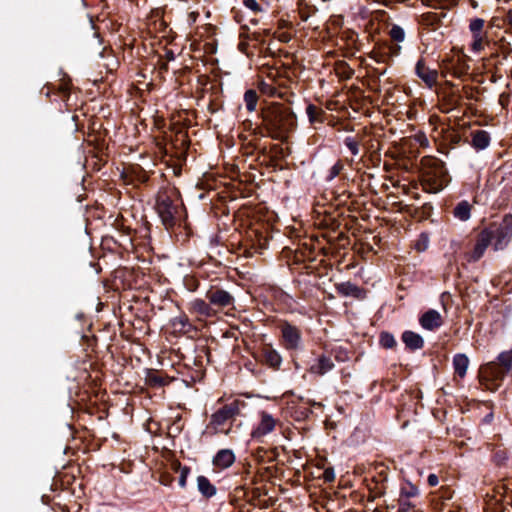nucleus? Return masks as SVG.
<instances>
[{"instance_id": "ea45409f", "label": "nucleus", "mask_w": 512, "mask_h": 512, "mask_svg": "<svg viewBox=\"0 0 512 512\" xmlns=\"http://www.w3.org/2000/svg\"><path fill=\"white\" fill-rule=\"evenodd\" d=\"M427 483L430 487H435L439 484V477L437 474H430L427 477Z\"/></svg>"}, {"instance_id": "58836bf2", "label": "nucleus", "mask_w": 512, "mask_h": 512, "mask_svg": "<svg viewBox=\"0 0 512 512\" xmlns=\"http://www.w3.org/2000/svg\"><path fill=\"white\" fill-rule=\"evenodd\" d=\"M244 5L252 11L260 10L259 4L256 0H244Z\"/></svg>"}, {"instance_id": "79ce46f5", "label": "nucleus", "mask_w": 512, "mask_h": 512, "mask_svg": "<svg viewBox=\"0 0 512 512\" xmlns=\"http://www.w3.org/2000/svg\"><path fill=\"white\" fill-rule=\"evenodd\" d=\"M429 145V141L427 139V137L418 131V146H421V147H428Z\"/></svg>"}, {"instance_id": "f3484780", "label": "nucleus", "mask_w": 512, "mask_h": 512, "mask_svg": "<svg viewBox=\"0 0 512 512\" xmlns=\"http://www.w3.org/2000/svg\"><path fill=\"white\" fill-rule=\"evenodd\" d=\"M469 366V358L463 354L458 353L453 358V367L454 372L460 378H463L466 375L467 369Z\"/></svg>"}, {"instance_id": "aec40b11", "label": "nucleus", "mask_w": 512, "mask_h": 512, "mask_svg": "<svg viewBox=\"0 0 512 512\" xmlns=\"http://www.w3.org/2000/svg\"><path fill=\"white\" fill-rule=\"evenodd\" d=\"M336 289L343 296L360 298L362 294L361 289L351 282L340 283L336 286Z\"/></svg>"}, {"instance_id": "a18cd8bd", "label": "nucleus", "mask_w": 512, "mask_h": 512, "mask_svg": "<svg viewBox=\"0 0 512 512\" xmlns=\"http://www.w3.org/2000/svg\"><path fill=\"white\" fill-rule=\"evenodd\" d=\"M423 346V339L418 335V349Z\"/></svg>"}, {"instance_id": "423d86ee", "label": "nucleus", "mask_w": 512, "mask_h": 512, "mask_svg": "<svg viewBox=\"0 0 512 512\" xmlns=\"http://www.w3.org/2000/svg\"><path fill=\"white\" fill-rule=\"evenodd\" d=\"M157 212L166 229L171 228L175 223V216L179 206L168 195L161 194L157 199Z\"/></svg>"}, {"instance_id": "37998d69", "label": "nucleus", "mask_w": 512, "mask_h": 512, "mask_svg": "<svg viewBox=\"0 0 512 512\" xmlns=\"http://www.w3.org/2000/svg\"><path fill=\"white\" fill-rule=\"evenodd\" d=\"M505 21L510 26V28H512V9L507 12Z\"/></svg>"}, {"instance_id": "ddd939ff", "label": "nucleus", "mask_w": 512, "mask_h": 512, "mask_svg": "<svg viewBox=\"0 0 512 512\" xmlns=\"http://www.w3.org/2000/svg\"><path fill=\"white\" fill-rule=\"evenodd\" d=\"M418 77L424 81L427 87L432 88L437 82L438 73L435 69L426 68L422 60H418Z\"/></svg>"}, {"instance_id": "f704fd0d", "label": "nucleus", "mask_w": 512, "mask_h": 512, "mask_svg": "<svg viewBox=\"0 0 512 512\" xmlns=\"http://www.w3.org/2000/svg\"><path fill=\"white\" fill-rule=\"evenodd\" d=\"M429 246V236L426 233H421L420 237L418 238V252L424 251Z\"/></svg>"}, {"instance_id": "393cba45", "label": "nucleus", "mask_w": 512, "mask_h": 512, "mask_svg": "<svg viewBox=\"0 0 512 512\" xmlns=\"http://www.w3.org/2000/svg\"><path fill=\"white\" fill-rule=\"evenodd\" d=\"M172 325L175 329L179 331H188L191 328V324L189 323V319L186 315H180L175 317L172 320Z\"/></svg>"}, {"instance_id": "f8f14e48", "label": "nucleus", "mask_w": 512, "mask_h": 512, "mask_svg": "<svg viewBox=\"0 0 512 512\" xmlns=\"http://www.w3.org/2000/svg\"><path fill=\"white\" fill-rule=\"evenodd\" d=\"M235 462V455L230 449H222L213 458L214 466L220 469H226Z\"/></svg>"}, {"instance_id": "f257e3e1", "label": "nucleus", "mask_w": 512, "mask_h": 512, "mask_svg": "<svg viewBox=\"0 0 512 512\" xmlns=\"http://www.w3.org/2000/svg\"><path fill=\"white\" fill-rule=\"evenodd\" d=\"M263 125L270 137L286 141L296 126V118L288 108L274 104L263 112Z\"/></svg>"}, {"instance_id": "4468645a", "label": "nucleus", "mask_w": 512, "mask_h": 512, "mask_svg": "<svg viewBox=\"0 0 512 512\" xmlns=\"http://www.w3.org/2000/svg\"><path fill=\"white\" fill-rule=\"evenodd\" d=\"M334 367L331 358L326 356L319 357L314 364L310 366V372L316 375H324Z\"/></svg>"}, {"instance_id": "2eb2a0df", "label": "nucleus", "mask_w": 512, "mask_h": 512, "mask_svg": "<svg viewBox=\"0 0 512 512\" xmlns=\"http://www.w3.org/2000/svg\"><path fill=\"white\" fill-rule=\"evenodd\" d=\"M197 488L205 498H211L217 493V488L203 475L197 477Z\"/></svg>"}, {"instance_id": "39448f33", "label": "nucleus", "mask_w": 512, "mask_h": 512, "mask_svg": "<svg viewBox=\"0 0 512 512\" xmlns=\"http://www.w3.org/2000/svg\"><path fill=\"white\" fill-rule=\"evenodd\" d=\"M238 414L239 406L236 401L227 404L211 415L209 427H211L215 433L224 432L227 434L229 429L225 430L223 428L224 425Z\"/></svg>"}, {"instance_id": "e433bc0d", "label": "nucleus", "mask_w": 512, "mask_h": 512, "mask_svg": "<svg viewBox=\"0 0 512 512\" xmlns=\"http://www.w3.org/2000/svg\"><path fill=\"white\" fill-rule=\"evenodd\" d=\"M342 168L343 166L340 163H336L335 165H333L329 171L328 179L332 180L335 177H337L340 174Z\"/></svg>"}, {"instance_id": "cd10ccee", "label": "nucleus", "mask_w": 512, "mask_h": 512, "mask_svg": "<svg viewBox=\"0 0 512 512\" xmlns=\"http://www.w3.org/2000/svg\"><path fill=\"white\" fill-rule=\"evenodd\" d=\"M440 21V16L437 13H423L421 16V23L426 26H434Z\"/></svg>"}, {"instance_id": "2f4dec72", "label": "nucleus", "mask_w": 512, "mask_h": 512, "mask_svg": "<svg viewBox=\"0 0 512 512\" xmlns=\"http://www.w3.org/2000/svg\"><path fill=\"white\" fill-rule=\"evenodd\" d=\"M344 144L350 150L352 155L357 156L359 154V141L356 138L346 137Z\"/></svg>"}, {"instance_id": "5701e85b", "label": "nucleus", "mask_w": 512, "mask_h": 512, "mask_svg": "<svg viewBox=\"0 0 512 512\" xmlns=\"http://www.w3.org/2000/svg\"><path fill=\"white\" fill-rule=\"evenodd\" d=\"M146 382L152 387H162L169 383V379L158 372H149L146 377Z\"/></svg>"}, {"instance_id": "9b49d317", "label": "nucleus", "mask_w": 512, "mask_h": 512, "mask_svg": "<svg viewBox=\"0 0 512 512\" xmlns=\"http://www.w3.org/2000/svg\"><path fill=\"white\" fill-rule=\"evenodd\" d=\"M419 322L423 329L434 331L443 325L444 320L438 311L430 309L421 316Z\"/></svg>"}, {"instance_id": "4c0bfd02", "label": "nucleus", "mask_w": 512, "mask_h": 512, "mask_svg": "<svg viewBox=\"0 0 512 512\" xmlns=\"http://www.w3.org/2000/svg\"><path fill=\"white\" fill-rule=\"evenodd\" d=\"M510 99H511V93L510 92H503L499 96V104L503 108H506L509 105V103H510Z\"/></svg>"}, {"instance_id": "6ab92c4d", "label": "nucleus", "mask_w": 512, "mask_h": 512, "mask_svg": "<svg viewBox=\"0 0 512 512\" xmlns=\"http://www.w3.org/2000/svg\"><path fill=\"white\" fill-rule=\"evenodd\" d=\"M471 209L472 205L468 201L463 200L455 206L453 215L461 221H467L470 218Z\"/></svg>"}, {"instance_id": "7c9ffc66", "label": "nucleus", "mask_w": 512, "mask_h": 512, "mask_svg": "<svg viewBox=\"0 0 512 512\" xmlns=\"http://www.w3.org/2000/svg\"><path fill=\"white\" fill-rule=\"evenodd\" d=\"M405 345L412 351L416 349V334L412 331H406L402 335Z\"/></svg>"}, {"instance_id": "c756f323", "label": "nucleus", "mask_w": 512, "mask_h": 512, "mask_svg": "<svg viewBox=\"0 0 512 512\" xmlns=\"http://www.w3.org/2000/svg\"><path fill=\"white\" fill-rule=\"evenodd\" d=\"M380 344L387 349L393 348L396 344L394 336L388 332H382L380 334Z\"/></svg>"}, {"instance_id": "72a5a7b5", "label": "nucleus", "mask_w": 512, "mask_h": 512, "mask_svg": "<svg viewBox=\"0 0 512 512\" xmlns=\"http://www.w3.org/2000/svg\"><path fill=\"white\" fill-rule=\"evenodd\" d=\"M419 36H420V40L424 46H426V47H429V46L435 47L436 46V42H437L436 38H434L433 43H430V31L429 30H427L426 32L425 31L421 32Z\"/></svg>"}, {"instance_id": "bb28decb", "label": "nucleus", "mask_w": 512, "mask_h": 512, "mask_svg": "<svg viewBox=\"0 0 512 512\" xmlns=\"http://www.w3.org/2000/svg\"><path fill=\"white\" fill-rule=\"evenodd\" d=\"M485 21L482 18H475L470 21L469 30L472 35L484 33Z\"/></svg>"}, {"instance_id": "c9c22d12", "label": "nucleus", "mask_w": 512, "mask_h": 512, "mask_svg": "<svg viewBox=\"0 0 512 512\" xmlns=\"http://www.w3.org/2000/svg\"><path fill=\"white\" fill-rule=\"evenodd\" d=\"M322 478L325 482H333L335 480L334 469L332 467H327L322 474Z\"/></svg>"}, {"instance_id": "c85d7f7f", "label": "nucleus", "mask_w": 512, "mask_h": 512, "mask_svg": "<svg viewBox=\"0 0 512 512\" xmlns=\"http://www.w3.org/2000/svg\"><path fill=\"white\" fill-rule=\"evenodd\" d=\"M306 113L309 118V122L311 124L321 121V119H320L321 110H319L315 105H313V104L308 105L306 108Z\"/></svg>"}, {"instance_id": "49530a36", "label": "nucleus", "mask_w": 512, "mask_h": 512, "mask_svg": "<svg viewBox=\"0 0 512 512\" xmlns=\"http://www.w3.org/2000/svg\"><path fill=\"white\" fill-rule=\"evenodd\" d=\"M510 29H511V30H510V33L512 34V28H510Z\"/></svg>"}, {"instance_id": "a19ab883", "label": "nucleus", "mask_w": 512, "mask_h": 512, "mask_svg": "<svg viewBox=\"0 0 512 512\" xmlns=\"http://www.w3.org/2000/svg\"><path fill=\"white\" fill-rule=\"evenodd\" d=\"M432 211V207L429 204H423L421 208V218L427 219L430 216V213Z\"/></svg>"}, {"instance_id": "1a4fd4ad", "label": "nucleus", "mask_w": 512, "mask_h": 512, "mask_svg": "<svg viewBox=\"0 0 512 512\" xmlns=\"http://www.w3.org/2000/svg\"><path fill=\"white\" fill-rule=\"evenodd\" d=\"M492 243L490 238V234L483 229L477 236L476 244L472 253L469 255L468 260L476 262L478 261L485 253L486 249Z\"/></svg>"}, {"instance_id": "a878e982", "label": "nucleus", "mask_w": 512, "mask_h": 512, "mask_svg": "<svg viewBox=\"0 0 512 512\" xmlns=\"http://www.w3.org/2000/svg\"><path fill=\"white\" fill-rule=\"evenodd\" d=\"M175 470L179 472L178 484L181 488H185L187 484V478L190 473V468L187 466H181L180 463L175 464Z\"/></svg>"}, {"instance_id": "473e14b6", "label": "nucleus", "mask_w": 512, "mask_h": 512, "mask_svg": "<svg viewBox=\"0 0 512 512\" xmlns=\"http://www.w3.org/2000/svg\"><path fill=\"white\" fill-rule=\"evenodd\" d=\"M390 35H391L392 39H394L395 41H398V42L403 41L404 37H405L404 30L399 26H393L390 31Z\"/></svg>"}, {"instance_id": "f03ea898", "label": "nucleus", "mask_w": 512, "mask_h": 512, "mask_svg": "<svg viewBox=\"0 0 512 512\" xmlns=\"http://www.w3.org/2000/svg\"><path fill=\"white\" fill-rule=\"evenodd\" d=\"M512 369V349L501 352L497 361H492L480 368V380L488 390H496L505 376Z\"/></svg>"}, {"instance_id": "0eeeda50", "label": "nucleus", "mask_w": 512, "mask_h": 512, "mask_svg": "<svg viewBox=\"0 0 512 512\" xmlns=\"http://www.w3.org/2000/svg\"><path fill=\"white\" fill-rule=\"evenodd\" d=\"M258 418L259 420L254 425L250 435L252 439L261 441L265 436L274 431L278 420L267 411H260Z\"/></svg>"}, {"instance_id": "4be33fe9", "label": "nucleus", "mask_w": 512, "mask_h": 512, "mask_svg": "<svg viewBox=\"0 0 512 512\" xmlns=\"http://www.w3.org/2000/svg\"><path fill=\"white\" fill-rule=\"evenodd\" d=\"M263 357L265 362L271 367H279L282 361L279 353L271 347H265L263 349Z\"/></svg>"}, {"instance_id": "9d476101", "label": "nucleus", "mask_w": 512, "mask_h": 512, "mask_svg": "<svg viewBox=\"0 0 512 512\" xmlns=\"http://www.w3.org/2000/svg\"><path fill=\"white\" fill-rule=\"evenodd\" d=\"M207 299L211 305H214V306H217L220 308L232 306L234 303L233 296L229 292H227L223 289H216L213 291H209L207 293Z\"/></svg>"}, {"instance_id": "20e7f679", "label": "nucleus", "mask_w": 512, "mask_h": 512, "mask_svg": "<svg viewBox=\"0 0 512 512\" xmlns=\"http://www.w3.org/2000/svg\"><path fill=\"white\" fill-rule=\"evenodd\" d=\"M485 229L494 241V249L502 250L512 238V216H505L501 223H492Z\"/></svg>"}, {"instance_id": "b1692460", "label": "nucleus", "mask_w": 512, "mask_h": 512, "mask_svg": "<svg viewBox=\"0 0 512 512\" xmlns=\"http://www.w3.org/2000/svg\"><path fill=\"white\" fill-rule=\"evenodd\" d=\"M244 102L246 109L249 112H253L256 110L257 102H258V94L255 90L249 89L244 93Z\"/></svg>"}, {"instance_id": "c03bdc74", "label": "nucleus", "mask_w": 512, "mask_h": 512, "mask_svg": "<svg viewBox=\"0 0 512 512\" xmlns=\"http://www.w3.org/2000/svg\"><path fill=\"white\" fill-rule=\"evenodd\" d=\"M442 0H422V3L427 6H434L437 3L441 2Z\"/></svg>"}, {"instance_id": "6e6552de", "label": "nucleus", "mask_w": 512, "mask_h": 512, "mask_svg": "<svg viewBox=\"0 0 512 512\" xmlns=\"http://www.w3.org/2000/svg\"><path fill=\"white\" fill-rule=\"evenodd\" d=\"M281 333L284 345L287 349H297L300 347L301 334L296 327L285 323L281 327Z\"/></svg>"}, {"instance_id": "dca6fc26", "label": "nucleus", "mask_w": 512, "mask_h": 512, "mask_svg": "<svg viewBox=\"0 0 512 512\" xmlns=\"http://www.w3.org/2000/svg\"><path fill=\"white\" fill-rule=\"evenodd\" d=\"M210 305L202 299H194L190 302V310L201 316L211 317L214 315V310Z\"/></svg>"}, {"instance_id": "a211bd4d", "label": "nucleus", "mask_w": 512, "mask_h": 512, "mask_svg": "<svg viewBox=\"0 0 512 512\" xmlns=\"http://www.w3.org/2000/svg\"><path fill=\"white\" fill-rule=\"evenodd\" d=\"M490 143V135L485 130H477L472 133V146L477 150L488 147Z\"/></svg>"}, {"instance_id": "7ed1b4c3", "label": "nucleus", "mask_w": 512, "mask_h": 512, "mask_svg": "<svg viewBox=\"0 0 512 512\" xmlns=\"http://www.w3.org/2000/svg\"><path fill=\"white\" fill-rule=\"evenodd\" d=\"M421 185L424 191L437 193L447 183V174L443 163L434 157H423L421 160Z\"/></svg>"}, {"instance_id": "412c9836", "label": "nucleus", "mask_w": 512, "mask_h": 512, "mask_svg": "<svg viewBox=\"0 0 512 512\" xmlns=\"http://www.w3.org/2000/svg\"><path fill=\"white\" fill-rule=\"evenodd\" d=\"M488 44L489 40L486 32L472 35L471 50L474 53H480Z\"/></svg>"}]
</instances>
